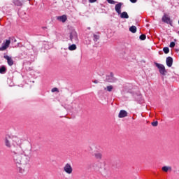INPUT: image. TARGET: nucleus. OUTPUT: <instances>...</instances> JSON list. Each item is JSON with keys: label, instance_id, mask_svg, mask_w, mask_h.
Listing matches in <instances>:
<instances>
[{"label": "nucleus", "instance_id": "f257e3e1", "mask_svg": "<svg viewBox=\"0 0 179 179\" xmlns=\"http://www.w3.org/2000/svg\"><path fill=\"white\" fill-rule=\"evenodd\" d=\"M11 157L14 164L17 167V171L21 174L24 173V169H22V166L29 164L30 162V157H31V150H29L27 152L24 151L22 147L17 146L15 148H13L10 150Z\"/></svg>", "mask_w": 179, "mask_h": 179}, {"label": "nucleus", "instance_id": "f03ea898", "mask_svg": "<svg viewBox=\"0 0 179 179\" xmlns=\"http://www.w3.org/2000/svg\"><path fill=\"white\" fill-rule=\"evenodd\" d=\"M3 141L5 146L9 149L12 148V145L14 146V149H16V148H17V146H20V144L22 143V139L17 136L10 135H6Z\"/></svg>", "mask_w": 179, "mask_h": 179}, {"label": "nucleus", "instance_id": "7ed1b4c3", "mask_svg": "<svg viewBox=\"0 0 179 179\" xmlns=\"http://www.w3.org/2000/svg\"><path fill=\"white\" fill-rule=\"evenodd\" d=\"M122 5H124L123 3H117L115 6V10L116 13L120 15L121 19H129V15H128V13H127L126 11L121 13V8H122Z\"/></svg>", "mask_w": 179, "mask_h": 179}, {"label": "nucleus", "instance_id": "20e7f679", "mask_svg": "<svg viewBox=\"0 0 179 179\" xmlns=\"http://www.w3.org/2000/svg\"><path fill=\"white\" fill-rule=\"evenodd\" d=\"M69 38L72 43H75L76 44L79 43V38H78V33L75 30H72L69 33Z\"/></svg>", "mask_w": 179, "mask_h": 179}, {"label": "nucleus", "instance_id": "39448f33", "mask_svg": "<svg viewBox=\"0 0 179 179\" xmlns=\"http://www.w3.org/2000/svg\"><path fill=\"white\" fill-rule=\"evenodd\" d=\"M63 170L66 174H69V175H71L73 171L72 165H71V164L69 163H67L64 165V166L63 167Z\"/></svg>", "mask_w": 179, "mask_h": 179}, {"label": "nucleus", "instance_id": "423d86ee", "mask_svg": "<svg viewBox=\"0 0 179 179\" xmlns=\"http://www.w3.org/2000/svg\"><path fill=\"white\" fill-rule=\"evenodd\" d=\"M155 65L158 68L161 75H166V67H164V65L159 63H155Z\"/></svg>", "mask_w": 179, "mask_h": 179}, {"label": "nucleus", "instance_id": "0eeeda50", "mask_svg": "<svg viewBox=\"0 0 179 179\" xmlns=\"http://www.w3.org/2000/svg\"><path fill=\"white\" fill-rule=\"evenodd\" d=\"M117 79L114 77V74L113 73H110V75L106 76V81L109 82L110 83H114Z\"/></svg>", "mask_w": 179, "mask_h": 179}, {"label": "nucleus", "instance_id": "6e6552de", "mask_svg": "<svg viewBox=\"0 0 179 179\" xmlns=\"http://www.w3.org/2000/svg\"><path fill=\"white\" fill-rule=\"evenodd\" d=\"M10 45V39L6 40V42H3L2 43V45L0 47V51H5L8 47Z\"/></svg>", "mask_w": 179, "mask_h": 179}, {"label": "nucleus", "instance_id": "1a4fd4ad", "mask_svg": "<svg viewBox=\"0 0 179 179\" xmlns=\"http://www.w3.org/2000/svg\"><path fill=\"white\" fill-rule=\"evenodd\" d=\"M162 21L164 22V23H166L167 24H170V26H173V21H171V19H170V17H167L166 15H164L162 17Z\"/></svg>", "mask_w": 179, "mask_h": 179}, {"label": "nucleus", "instance_id": "9d476101", "mask_svg": "<svg viewBox=\"0 0 179 179\" xmlns=\"http://www.w3.org/2000/svg\"><path fill=\"white\" fill-rule=\"evenodd\" d=\"M57 20H59V22H62V23H65V22H66V20H68V17H66V15L57 16Z\"/></svg>", "mask_w": 179, "mask_h": 179}, {"label": "nucleus", "instance_id": "9b49d317", "mask_svg": "<svg viewBox=\"0 0 179 179\" xmlns=\"http://www.w3.org/2000/svg\"><path fill=\"white\" fill-rule=\"evenodd\" d=\"M128 116V112L125 110H121L118 114L119 118H125V117Z\"/></svg>", "mask_w": 179, "mask_h": 179}, {"label": "nucleus", "instance_id": "f8f14e48", "mask_svg": "<svg viewBox=\"0 0 179 179\" xmlns=\"http://www.w3.org/2000/svg\"><path fill=\"white\" fill-rule=\"evenodd\" d=\"M3 58L7 60L9 66H12V65H13V59H12L11 57H9L8 55H4Z\"/></svg>", "mask_w": 179, "mask_h": 179}, {"label": "nucleus", "instance_id": "ddd939ff", "mask_svg": "<svg viewBox=\"0 0 179 179\" xmlns=\"http://www.w3.org/2000/svg\"><path fill=\"white\" fill-rule=\"evenodd\" d=\"M166 62L167 66H169V68H171V66H173V57H168L166 58Z\"/></svg>", "mask_w": 179, "mask_h": 179}, {"label": "nucleus", "instance_id": "4468645a", "mask_svg": "<svg viewBox=\"0 0 179 179\" xmlns=\"http://www.w3.org/2000/svg\"><path fill=\"white\" fill-rule=\"evenodd\" d=\"M13 3L15 6H23V1L20 0H13Z\"/></svg>", "mask_w": 179, "mask_h": 179}, {"label": "nucleus", "instance_id": "2eb2a0df", "mask_svg": "<svg viewBox=\"0 0 179 179\" xmlns=\"http://www.w3.org/2000/svg\"><path fill=\"white\" fill-rule=\"evenodd\" d=\"M95 158L97 159V160H101L103 157V155L100 152H96L94 154Z\"/></svg>", "mask_w": 179, "mask_h": 179}, {"label": "nucleus", "instance_id": "dca6fc26", "mask_svg": "<svg viewBox=\"0 0 179 179\" xmlns=\"http://www.w3.org/2000/svg\"><path fill=\"white\" fill-rule=\"evenodd\" d=\"M0 73H1V75L6 73V67H5V66L0 67Z\"/></svg>", "mask_w": 179, "mask_h": 179}, {"label": "nucleus", "instance_id": "f3484780", "mask_svg": "<svg viewBox=\"0 0 179 179\" xmlns=\"http://www.w3.org/2000/svg\"><path fill=\"white\" fill-rule=\"evenodd\" d=\"M162 170L165 171V173H167V171H171V166H163Z\"/></svg>", "mask_w": 179, "mask_h": 179}, {"label": "nucleus", "instance_id": "a211bd4d", "mask_svg": "<svg viewBox=\"0 0 179 179\" xmlns=\"http://www.w3.org/2000/svg\"><path fill=\"white\" fill-rule=\"evenodd\" d=\"M76 48H77V47L75 44H72L69 46V51H75V50H76Z\"/></svg>", "mask_w": 179, "mask_h": 179}, {"label": "nucleus", "instance_id": "6ab92c4d", "mask_svg": "<svg viewBox=\"0 0 179 179\" xmlns=\"http://www.w3.org/2000/svg\"><path fill=\"white\" fill-rule=\"evenodd\" d=\"M129 31H131V33H135L136 31V26H131L129 28Z\"/></svg>", "mask_w": 179, "mask_h": 179}, {"label": "nucleus", "instance_id": "aec40b11", "mask_svg": "<svg viewBox=\"0 0 179 179\" xmlns=\"http://www.w3.org/2000/svg\"><path fill=\"white\" fill-rule=\"evenodd\" d=\"M93 40H94V41H97L98 40H99V38H100V36H99V35H96V34H93Z\"/></svg>", "mask_w": 179, "mask_h": 179}, {"label": "nucleus", "instance_id": "412c9836", "mask_svg": "<svg viewBox=\"0 0 179 179\" xmlns=\"http://www.w3.org/2000/svg\"><path fill=\"white\" fill-rule=\"evenodd\" d=\"M163 51L165 54H169L170 52V49L167 47L164 48Z\"/></svg>", "mask_w": 179, "mask_h": 179}, {"label": "nucleus", "instance_id": "4be33fe9", "mask_svg": "<svg viewBox=\"0 0 179 179\" xmlns=\"http://www.w3.org/2000/svg\"><path fill=\"white\" fill-rule=\"evenodd\" d=\"M107 2L108 3H110L111 5H115V3H117V1H115L114 0H107Z\"/></svg>", "mask_w": 179, "mask_h": 179}, {"label": "nucleus", "instance_id": "5701e85b", "mask_svg": "<svg viewBox=\"0 0 179 179\" xmlns=\"http://www.w3.org/2000/svg\"><path fill=\"white\" fill-rule=\"evenodd\" d=\"M113 87L112 85H108V86L106 87V90H107L108 92H112V91H113Z\"/></svg>", "mask_w": 179, "mask_h": 179}, {"label": "nucleus", "instance_id": "b1692460", "mask_svg": "<svg viewBox=\"0 0 179 179\" xmlns=\"http://www.w3.org/2000/svg\"><path fill=\"white\" fill-rule=\"evenodd\" d=\"M31 50H33L34 54H37V48L33 45H31Z\"/></svg>", "mask_w": 179, "mask_h": 179}, {"label": "nucleus", "instance_id": "393cba45", "mask_svg": "<svg viewBox=\"0 0 179 179\" xmlns=\"http://www.w3.org/2000/svg\"><path fill=\"white\" fill-rule=\"evenodd\" d=\"M140 40H146V35L145 34H141L140 36Z\"/></svg>", "mask_w": 179, "mask_h": 179}, {"label": "nucleus", "instance_id": "a878e982", "mask_svg": "<svg viewBox=\"0 0 179 179\" xmlns=\"http://www.w3.org/2000/svg\"><path fill=\"white\" fill-rule=\"evenodd\" d=\"M159 122L157 121H155V122H152L151 123V125H152V127H157Z\"/></svg>", "mask_w": 179, "mask_h": 179}, {"label": "nucleus", "instance_id": "bb28decb", "mask_svg": "<svg viewBox=\"0 0 179 179\" xmlns=\"http://www.w3.org/2000/svg\"><path fill=\"white\" fill-rule=\"evenodd\" d=\"M170 47H171V48H174V47H176V43L171 42Z\"/></svg>", "mask_w": 179, "mask_h": 179}, {"label": "nucleus", "instance_id": "cd10ccee", "mask_svg": "<svg viewBox=\"0 0 179 179\" xmlns=\"http://www.w3.org/2000/svg\"><path fill=\"white\" fill-rule=\"evenodd\" d=\"M52 93H55V92H58V88L54 87L51 90Z\"/></svg>", "mask_w": 179, "mask_h": 179}, {"label": "nucleus", "instance_id": "c85d7f7f", "mask_svg": "<svg viewBox=\"0 0 179 179\" xmlns=\"http://www.w3.org/2000/svg\"><path fill=\"white\" fill-rule=\"evenodd\" d=\"M137 97H138V99H140L138 100V101H142V95H141V94L137 95Z\"/></svg>", "mask_w": 179, "mask_h": 179}, {"label": "nucleus", "instance_id": "c756f323", "mask_svg": "<svg viewBox=\"0 0 179 179\" xmlns=\"http://www.w3.org/2000/svg\"><path fill=\"white\" fill-rule=\"evenodd\" d=\"M97 0H89L90 3H94Z\"/></svg>", "mask_w": 179, "mask_h": 179}, {"label": "nucleus", "instance_id": "7c9ffc66", "mask_svg": "<svg viewBox=\"0 0 179 179\" xmlns=\"http://www.w3.org/2000/svg\"><path fill=\"white\" fill-rule=\"evenodd\" d=\"M130 2H131V3H136V2H138V0H130Z\"/></svg>", "mask_w": 179, "mask_h": 179}, {"label": "nucleus", "instance_id": "2f4dec72", "mask_svg": "<svg viewBox=\"0 0 179 179\" xmlns=\"http://www.w3.org/2000/svg\"><path fill=\"white\" fill-rule=\"evenodd\" d=\"M94 82V83H99V80H95L94 81H93Z\"/></svg>", "mask_w": 179, "mask_h": 179}, {"label": "nucleus", "instance_id": "473e14b6", "mask_svg": "<svg viewBox=\"0 0 179 179\" xmlns=\"http://www.w3.org/2000/svg\"><path fill=\"white\" fill-rule=\"evenodd\" d=\"M64 108H66V110H69V108H66V107H64Z\"/></svg>", "mask_w": 179, "mask_h": 179}, {"label": "nucleus", "instance_id": "72a5a7b5", "mask_svg": "<svg viewBox=\"0 0 179 179\" xmlns=\"http://www.w3.org/2000/svg\"><path fill=\"white\" fill-rule=\"evenodd\" d=\"M1 41H2L0 39V43H1Z\"/></svg>", "mask_w": 179, "mask_h": 179}, {"label": "nucleus", "instance_id": "f704fd0d", "mask_svg": "<svg viewBox=\"0 0 179 179\" xmlns=\"http://www.w3.org/2000/svg\"><path fill=\"white\" fill-rule=\"evenodd\" d=\"M28 1H31V0H28Z\"/></svg>", "mask_w": 179, "mask_h": 179}]
</instances>
